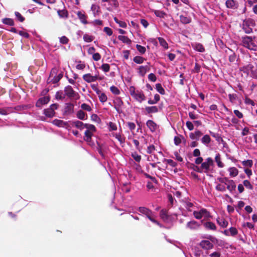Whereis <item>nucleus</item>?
Listing matches in <instances>:
<instances>
[{"label":"nucleus","mask_w":257,"mask_h":257,"mask_svg":"<svg viewBox=\"0 0 257 257\" xmlns=\"http://www.w3.org/2000/svg\"><path fill=\"white\" fill-rule=\"evenodd\" d=\"M230 234L232 236H234L237 233V230L236 228L231 227L229 229Z\"/></svg>","instance_id":"nucleus-64"},{"label":"nucleus","mask_w":257,"mask_h":257,"mask_svg":"<svg viewBox=\"0 0 257 257\" xmlns=\"http://www.w3.org/2000/svg\"><path fill=\"white\" fill-rule=\"evenodd\" d=\"M200 224L195 220H191L188 222L186 226L191 230H196L200 227Z\"/></svg>","instance_id":"nucleus-9"},{"label":"nucleus","mask_w":257,"mask_h":257,"mask_svg":"<svg viewBox=\"0 0 257 257\" xmlns=\"http://www.w3.org/2000/svg\"><path fill=\"white\" fill-rule=\"evenodd\" d=\"M246 135H249V140H250L251 139V137L253 136L249 132V129L248 127H245L243 128V131L242 132V135L244 136Z\"/></svg>","instance_id":"nucleus-50"},{"label":"nucleus","mask_w":257,"mask_h":257,"mask_svg":"<svg viewBox=\"0 0 257 257\" xmlns=\"http://www.w3.org/2000/svg\"><path fill=\"white\" fill-rule=\"evenodd\" d=\"M83 40L86 42H91L93 40V37L88 34L83 35Z\"/></svg>","instance_id":"nucleus-52"},{"label":"nucleus","mask_w":257,"mask_h":257,"mask_svg":"<svg viewBox=\"0 0 257 257\" xmlns=\"http://www.w3.org/2000/svg\"><path fill=\"white\" fill-rule=\"evenodd\" d=\"M77 15L80 21L84 24H88V22L87 21V16L84 13H82L81 11H78L77 12Z\"/></svg>","instance_id":"nucleus-14"},{"label":"nucleus","mask_w":257,"mask_h":257,"mask_svg":"<svg viewBox=\"0 0 257 257\" xmlns=\"http://www.w3.org/2000/svg\"><path fill=\"white\" fill-rule=\"evenodd\" d=\"M63 77V74L62 73H60L58 74L57 76H55L54 77V78L52 79L51 81L52 83L55 84L58 82Z\"/></svg>","instance_id":"nucleus-44"},{"label":"nucleus","mask_w":257,"mask_h":257,"mask_svg":"<svg viewBox=\"0 0 257 257\" xmlns=\"http://www.w3.org/2000/svg\"><path fill=\"white\" fill-rule=\"evenodd\" d=\"M110 90L111 92L115 95H118L120 93V91L119 90V89L115 86H111L110 88Z\"/></svg>","instance_id":"nucleus-47"},{"label":"nucleus","mask_w":257,"mask_h":257,"mask_svg":"<svg viewBox=\"0 0 257 257\" xmlns=\"http://www.w3.org/2000/svg\"><path fill=\"white\" fill-rule=\"evenodd\" d=\"M69 42V39L65 36L60 38V42L62 44H67Z\"/></svg>","instance_id":"nucleus-60"},{"label":"nucleus","mask_w":257,"mask_h":257,"mask_svg":"<svg viewBox=\"0 0 257 257\" xmlns=\"http://www.w3.org/2000/svg\"><path fill=\"white\" fill-rule=\"evenodd\" d=\"M215 162L217 164V166L219 168H222L224 166V164L221 161L220 155L219 154H217L215 157Z\"/></svg>","instance_id":"nucleus-34"},{"label":"nucleus","mask_w":257,"mask_h":257,"mask_svg":"<svg viewBox=\"0 0 257 257\" xmlns=\"http://www.w3.org/2000/svg\"><path fill=\"white\" fill-rule=\"evenodd\" d=\"M57 13L58 16L61 18L66 19L68 17V11L66 10H58Z\"/></svg>","instance_id":"nucleus-27"},{"label":"nucleus","mask_w":257,"mask_h":257,"mask_svg":"<svg viewBox=\"0 0 257 257\" xmlns=\"http://www.w3.org/2000/svg\"><path fill=\"white\" fill-rule=\"evenodd\" d=\"M201 223L203 224V226L207 230H211L215 231L216 230V226L215 224L211 221H207L205 222H203V220H201Z\"/></svg>","instance_id":"nucleus-11"},{"label":"nucleus","mask_w":257,"mask_h":257,"mask_svg":"<svg viewBox=\"0 0 257 257\" xmlns=\"http://www.w3.org/2000/svg\"><path fill=\"white\" fill-rule=\"evenodd\" d=\"M115 138L120 143H123L125 141V138L124 137L121 136L120 134H115Z\"/></svg>","instance_id":"nucleus-58"},{"label":"nucleus","mask_w":257,"mask_h":257,"mask_svg":"<svg viewBox=\"0 0 257 257\" xmlns=\"http://www.w3.org/2000/svg\"><path fill=\"white\" fill-rule=\"evenodd\" d=\"M243 185L244 187H245L247 189L251 190L252 189V185L250 184V182L247 180L243 181Z\"/></svg>","instance_id":"nucleus-57"},{"label":"nucleus","mask_w":257,"mask_h":257,"mask_svg":"<svg viewBox=\"0 0 257 257\" xmlns=\"http://www.w3.org/2000/svg\"><path fill=\"white\" fill-rule=\"evenodd\" d=\"M104 32L109 36L112 35L113 32L111 29L109 27H106L104 28Z\"/></svg>","instance_id":"nucleus-63"},{"label":"nucleus","mask_w":257,"mask_h":257,"mask_svg":"<svg viewBox=\"0 0 257 257\" xmlns=\"http://www.w3.org/2000/svg\"><path fill=\"white\" fill-rule=\"evenodd\" d=\"M146 124L152 132L156 131L157 128V124L152 120H148L147 121Z\"/></svg>","instance_id":"nucleus-17"},{"label":"nucleus","mask_w":257,"mask_h":257,"mask_svg":"<svg viewBox=\"0 0 257 257\" xmlns=\"http://www.w3.org/2000/svg\"><path fill=\"white\" fill-rule=\"evenodd\" d=\"M218 224L223 228L226 227L228 225V222L223 217H218L217 219Z\"/></svg>","instance_id":"nucleus-21"},{"label":"nucleus","mask_w":257,"mask_h":257,"mask_svg":"<svg viewBox=\"0 0 257 257\" xmlns=\"http://www.w3.org/2000/svg\"><path fill=\"white\" fill-rule=\"evenodd\" d=\"M146 59L140 56H136L133 58V61L137 64H141L144 63Z\"/></svg>","instance_id":"nucleus-28"},{"label":"nucleus","mask_w":257,"mask_h":257,"mask_svg":"<svg viewBox=\"0 0 257 257\" xmlns=\"http://www.w3.org/2000/svg\"><path fill=\"white\" fill-rule=\"evenodd\" d=\"M254 26V23L253 21L251 19H247L243 21L242 29L245 33L249 34L252 32V28Z\"/></svg>","instance_id":"nucleus-1"},{"label":"nucleus","mask_w":257,"mask_h":257,"mask_svg":"<svg viewBox=\"0 0 257 257\" xmlns=\"http://www.w3.org/2000/svg\"><path fill=\"white\" fill-rule=\"evenodd\" d=\"M81 108L84 110H86L87 111H91L92 110V108L91 107H90V106L86 103H82L81 105Z\"/></svg>","instance_id":"nucleus-54"},{"label":"nucleus","mask_w":257,"mask_h":257,"mask_svg":"<svg viewBox=\"0 0 257 257\" xmlns=\"http://www.w3.org/2000/svg\"><path fill=\"white\" fill-rule=\"evenodd\" d=\"M99 99L100 102L104 103L107 101V97L104 93H101L99 95Z\"/></svg>","instance_id":"nucleus-55"},{"label":"nucleus","mask_w":257,"mask_h":257,"mask_svg":"<svg viewBox=\"0 0 257 257\" xmlns=\"http://www.w3.org/2000/svg\"><path fill=\"white\" fill-rule=\"evenodd\" d=\"M154 13L157 17L162 18H164L167 15L165 12L159 10H155Z\"/></svg>","instance_id":"nucleus-41"},{"label":"nucleus","mask_w":257,"mask_h":257,"mask_svg":"<svg viewBox=\"0 0 257 257\" xmlns=\"http://www.w3.org/2000/svg\"><path fill=\"white\" fill-rule=\"evenodd\" d=\"M91 119L96 122H99L100 119L96 114H93L91 115Z\"/></svg>","instance_id":"nucleus-61"},{"label":"nucleus","mask_w":257,"mask_h":257,"mask_svg":"<svg viewBox=\"0 0 257 257\" xmlns=\"http://www.w3.org/2000/svg\"><path fill=\"white\" fill-rule=\"evenodd\" d=\"M71 124L80 130L84 129L85 126V123L79 120L72 121L71 122Z\"/></svg>","instance_id":"nucleus-18"},{"label":"nucleus","mask_w":257,"mask_h":257,"mask_svg":"<svg viewBox=\"0 0 257 257\" xmlns=\"http://www.w3.org/2000/svg\"><path fill=\"white\" fill-rule=\"evenodd\" d=\"M2 22L5 25H7L11 26H13L15 25V23L13 19L11 18H4L2 19Z\"/></svg>","instance_id":"nucleus-31"},{"label":"nucleus","mask_w":257,"mask_h":257,"mask_svg":"<svg viewBox=\"0 0 257 257\" xmlns=\"http://www.w3.org/2000/svg\"><path fill=\"white\" fill-rule=\"evenodd\" d=\"M160 216L164 222H168L170 218L168 210L166 209H162L160 212Z\"/></svg>","instance_id":"nucleus-10"},{"label":"nucleus","mask_w":257,"mask_h":257,"mask_svg":"<svg viewBox=\"0 0 257 257\" xmlns=\"http://www.w3.org/2000/svg\"><path fill=\"white\" fill-rule=\"evenodd\" d=\"M136 48L141 54H144L146 52V49L145 47L140 45H136Z\"/></svg>","instance_id":"nucleus-43"},{"label":"nucleus","mask_w":257,"mask_h":257,"mask_svg":"<svg viewBox=\"0 0 257 257\" xmlns=\"http://www.w3.org/2000/svg\"><path fill=\"white\" fill-rule=\"evenodd\" d=\"M188 164L189 165L188 167H190V168L193 169V170H194L196 172H199V173H201L202 172V170H201V169L199 167L195 165L194 164L190 163L188 162Z\"/></svg>","instance_id":"nucleus-42"},{"label":"nucleus","mask_w":257,"mask_h":257,"mask_svg":"<svg viewBox=\"0 0 257 257\" xmlns=\"http://www.w3.org/2000/svg\"><path fill=\"white\" fill-rule=\"evenodd\" d=\"M226 6L228 8L235 9L237 8L235 2L233 0H227L226 2Z\"/></svg>","instance_id":"nucleus-32"},{"label":"nucleus","mask_w":257,"mask_h":257,"mask_svg":"<svg viewBox=\"0 0 257 257\" xmlns=\"http://www.w3.org/2000/svg\"><path fill=\"white\" fill-rule=\"evenodd\" d=\"M118 39L123 43L127 44H130L132 42L131 40L127 36L120 35L118 36Z\"/></svg>","instance_id":"nucleus-30"},{"label":"nucleus","mask_w":257,"mask_h":257,"mask_svg":"<svg viewBox=\"0 0 257 257\" xmlns=\"http://www.w3.org/2000/svg\"><path fill=\"white\" fill-rule=\"evenodd\" d=\"M217 180L220 182L221 183H222L225 185V186H227L228 182H230V180H228L226 178H218Z\"/></svg>","instance_id":"nucleus-53"},{"label":"nucleus","mask_w":257,"mask_h":257,"mask_svg":"<svg viewBox=\"0 0 257 257\" xmlns=\"http://www.w3.org/2000/svg\"><path fill=\"white\" fill-rule=\"evenodd\" d=\"M158 40L161 46L166 49L168 48V43L164 39L159 37Z\"/></svg>","instance_id":"nucleus-40"},{"label":"nucleus","mask_w":257,"mask_h":257,"mask_svg":"<svg viewBox=\"0 0 257 257\" xmlns=\"http://www.w3.org/2000/svg\"><path fill=\"white\" fill-rule=\"evenodd\" d=\"M44 113L47 117H52L54 116L55 112V111L53 110V108L49 107L44 110Z\"/></svg>","instance_id":"nucleus-23"},{"label":"nucleus","mask_w":257,"mask_h":257,"mask_svg":"<svg viewBox=\"0 0 257 257\" xmlns=\"http://www.w3.org/2000/svg\"><path fill=\"white\" fill-rule=\"evenodd\" d=\"M85 128H87L86 130L90 131L92 133H94L96 132V129L95 126L93 124L85 123Z\"/></svg>","instance_id":"nucleus-37"},{"label":"nucleus","mask_w":257,"mask_h":257,"mask_svg":"<svg viewBox=\"0 0 257 257\" xmlns=\"http://www.w3.org/2000/svg\"><path fill=\"white\" fill-rule=\"evenodd\" d=\"M200 245L205 249H209L213 247V244L209 240H207L201 241L200 243Z\"/></svg>","instance_id":"nucleus-13"},{"label":"nucleus","mask_w":257,"mask_h":257,"mask_svg":"<svg viewBox=\"0 0 257 257\" xmlns=\"http://www.w3.org/2000/svg\"><path fill=\"white\" fill-rule=\"evenodd\" d=\"M216 190L219 191L224 192L226 191V187L222 183L217 184L215 187Z\"/></svg>","instance_id":"nucleus-45"},{"label":"nucleus","mask_w":257,"mask_h":257,"mask_svg":"<svg viewBox=\"0 0 257 257\" xmlns=\"http://www.w3.org/2000/svg\"><path fill=\"white\" fill-rule=\"evenodd\" d=\"M76 116L81 120H86L87 118V114L82 110H79L77 111Z\"/></svg>","instance_id":"nucleus-22"},{"label":"nucleus","mask_w":257,"mask_h":257,"mask_svg":"<svg viewBox=\"0 0 257 257\" xmlns=\"http://www.w3.org/2000/svg\"><path fill=\"white\" fill-rule=\"evenodd\" d=\"M253 162L252 160H247L246 161H242V167L251 168L252 166Z\"/></svg>","instance_id":"nucleus-36"},{"label":"nucleus","mask_w":257,"mask_h":257,"mask_svg":"<svg viewBox=\"0 0 257 257\" xmlns=\"http://www.w3.org/2000/svg\"><path fill=\"white\" fill-rule=\"evenodd\" d=\"M135 99L140 102L145 100V96L143 92L137 90L135 94L133 96Z\"/></svg>","instance_id":"nucleus-12"},{"label":"nucleus","mask_w":257,"mask_h":257,"mask_svg":"<svg viewBox=\"0 0 257 257\" xmlns=\"http://www.w3.org/2000/svg\"><path fill=\"white\" fill-rule=\"evenodd\" d=\"M164 162H166L167 164L171 166L172 167H175L177 165L176 162H174L173 160L171 159H164Z\"/></svg>","instance_id":"nucleus-56"},{"label":"nucleus","mask_w":257,"mask_h":257,"mask_svg":"<svg viewBox=\"0 0 257 257\" xmlns=\"http://www.w3.org/2000/svg\"><path fill=\"white\" fill-rule=\"evenodd\" d=\"M252 45V38L250 37H242V45L251 49V46Z\"/></svg>","instance_id":"nucleus-5"},{"label":"nucleus","mask_w":257,"mask_h":257,"mask_svg":"<svg viewBox=\"0 0 257 257\" xmlns=\"http://www.w3.org/2000/svg\"><path fill=\"white\" fill-rule=\"evenodd\" d=\"M199 211H200L201 215L202 216V217L203 216H204L206 217H208L209 216V213L207 211V209L202 208Z\"/></svg>","instance_id":"nucleus-62"},{"label":"nucleus","mask_w":257,"mask_h":257,"mask_svg":"<svg viewBox=\"0 0 257 257\" xmlns=\"http://www.w3.org/2000/svg\"><path fill=\"white\" fill-rule=\"evenodd\" d=\"M228 184L227 186L226 187V188L230 191L232 192L233 191L235 190L236 188V185L235 183L232 181L230 180V182H227Z\"/></svg>","instance_id":"nucleus-29"},{"label":"nucleus","mask_w":257,"mask_h":257,"mask_svg":"<svg viewBox=\"0 0 257 257\" xmlns=\"http://www.w3.org/2000/svg\"><path fill=\"white\" fill-rule=\"evenodd\" d=\"M210 134L212 137L214 138L219 143L221 141H223L222 138L221 137L219 134L212 132L211 131H210Z\"/></svg>","instance_id":"nucleus-38"},{"label":"nucleus","mask_w":257,"mask_h":257,"mask_svg":"<svg viewBox=\"0 0 257 257\" xmlns=\"http://www.w3.org/2000/svg\"><path fill=\"white\" fill-rule=\"evenodd\" d=\"M180 20L182 24H187L191 22V19L190 17L181 15L180 16Z\"/></svg>","instance_id":"nucleus-25"},{"label":"nucleus","mask_w":257,"mask_h":257,"mask_svg":"<svg viewBox=\"0 0 257 257\" xmlns=\"http://www.w3.org/2000/svg\"><path fill=\"white\" fill-rule=\"evenodd\" d=\"M114 105H115V109H117V107H121L123 104V102L121 99L120 97H116L114 101H113Z\"/></svg>","instance_id":"nucleus-33"},{"label":"nucleus","mask_w":257,"mask_h":257,"mask_svg":"<svg viewBox=\"0 0 257 257\" xmlns=\"http://www.w3.org/2000/svg\"><path fill=\"white\" fill-rule=\"evenodd\" d=\"M211 141L209 135H204L202 138L201 139V142L203 144L205 145H207L210 143Z\"/></svg>","instance_id":"nucleus-39"},{"label":"nucleus","mask_w":257,"mask_h":257,"mask_svg":"<svg viewBox=\"0 0 257 257\" xmlns=\"http://www.w3.org/2000/svg\"><path fill=\"white\" fill-rule=\"evenodd\" d=\"M101 67L105 72H108L110 70V66L107 63L103 64Z\"/></svg>","instance_id":"nucleus-59"},{"label":"nucleus","mask_w":257,"mask_h":257,"mask_svg":"<svg viewBox=\"0 0 257 257\" xmlns=\"http://www.w3.org/2000/svg\"><path fill=\"white\" fill-rule=\"evenodd\" d=\"M238 122H239V120H238V118H235L234 117H233L232 118V119H231V122L234 124L235 127L237 130H239L240 129V125L239 124Z\"/></svg>","instance_id":"nucleus-48"},{"label":"nucleus","mask_w":257,"mask_h":257,"mask_svg":"<svg viewBox=\"0 0 257 257\" xmlns=\"http://www.w3.org/2000/svg\"><path fill=\"white\" fill-rule=\"evenodd\" d=\"M156 89L157 91L160 93L162 95H164L165 94V91L164 89L163 88L161 84L157 83L156 84Z\"/></svg>","instance_id":"nucleus-35"},{"label":"nucleus","mask_w":257,"mask_h":257,"mask_svg":"<svg viewBox=\"0 0 257 257\" xmlns=\"http://www.w3.org/2000/svg\"><path fill=\"white\" fill-rule=\"evenodd\" d=\"M84 135L85 136L84 137V140L87 142H90L91 140L92 136H93V133L90 131L86 130L85 131Z\"/></svg>","instance_id":"nucleus-26"},{"label":"nucleus","mask_w":257,"mask_h":257,"mask_svg":"<svg viewBox=\"0 0 257 257\" xmlns=\"http://www.w3.org/2000/svg\"><path fill=\"white\" fill-rule=\"evenodd\" d=\"M53 123L54 125L59 127H67L68 124L67 122H65L62 120L55 119L53 121Z\"/></svg>","instance_id":"nucleus-20"},{"label":"nucleus","mask_w":257,"mask_h":257,"mask_svg":"<svg viewBox=\"0 0 257 257\" xmlns=\"http://www.w3.org/2000/svg\"><path fill=\"white\" fill-rule=\"evenodd\" d=\"M74 111V105L71 103H66L64 108V112L67 114H70Z\"/></svg>","instance_id":"nucleus-15"},{"label":"nucleus","mask_w":257,"mask_h":257,"mask_svg":"<svg viewBox=\"0 0 257 257\" xmlns=\"http://www.w3.org/2000/svg\"><path fill=\"white\" fill-rule=\"evenodd\" d=\"M15 15L17 19L20 22H23L25 19V18L18 12H15Z\"/></svg>","instance_id":"nucleus-49"},{"label":"nucleus","mask_w":257,"mask_h":257,"mask_svg":"<svg viewBox=\"0 0 257 257\" xmlns=\"http://www.w3.org/2000/svg\"><path fill=\"white\" fill-rule=\"evenodd\" d=\"M256 68L251 64L248 65L245 68L242 69V71L245 72L247 75L254 77L256 76Z\"/></svg>","instance_id":"nucleus-3"},{"label":"nucleus","mask_w":257,"mask_h":257,"mask_svg":"<svg viewBox=\"0 0 257 257\" xmlns=\"http://www.w3.org/2000/svg\"><path fill=\"white\" fill-rule=\"evenodd\" d=\"M50 101L49 96H45L40 98L36 103V106L38 107H41L43 105L47 104Z\"/></svg>","instance_id":"nucleus-7"},{"label":"nucleus","mask_w":257,"mask_h":257,"mask_svg":"<svg viewBox=\"0 0 257 257\" xmlns=\"http://www.w3.org/2000/svg\"><path fill=\"white\" fill-rule=\"evenodd\" d=\"M193 48L199 52H204L205 51V48L200 43H195L192 44Z\"/></svg>","instance_id":"nucleus-24"},{"label":"nucleus","mask_w":257,"mask_h":257,"mask_svg":"<svg viewBox=\"0 0 257 257\" xmlns=\"http://www.w3.org/2000/svg\"><path fill=\"white\" fill-rule=\"evenodd\" d=\"M83 79L86 82L91 83L95 81L98 79V76H92L90 73H88L83 75Z\"/></svg>","instance_id":"nucleus-8"},{"label":"nucleus","mask_w":257,"mask_h":257,"mask_svg":"<svg viewBox=\"0 0 257 257\" xmlns=\"http://www.w3.org/2000/svg\"><path fill=\"white\" fill-rule=\"evenodd\" d=\"M229 171V174L231 176L234 177L238 174V170L234 167L230 168Z\"/></svg>","instance_id":"nucleus-51"},{"label":"nucleus","mask_w":257,"mask_h":257,"mask_svg":"<svg viewBox=\"0 0 257 257\" xmlns=\"http://www.w3.org/2000/svg\"><path fill=\"white\" fill-rule=\"evenodd\" d=\"M145 110L148 114L157 113L159 111L158 107L156 106H146Z\"/></svg>","instance_id":"nucleus-19"},{"label":"nucleus","mask_w":257,"mask_h":257,"mask_svg":"<svg viewBox=\"0 0 257 257\" xmlns=\"http://www.w3.org/2000/svg\"><path fill=\"white\" fill-rule=\"evenodd\" d=\"M147 65L145 66H140L139 68V74L140 75L144 77L147 72H149L150 70V68L149 65L150 64V62L147 63Z\"/></svg>","instance_id":"nucleus-6"},{"label":"nucleus","mask_w":257,"mask_h":257,"mask_svg":"<svg viewBox=\"0 0 257 257\" xmlns=\"http://www.w3.org/2000/svg\"><path fill=\"white\" fill-rule=\"evenodd\" d=\"M138 210L140 212L145 214L148 218L150 216L152 215V212L149 209L145 207H140L138 208Z\"/></svg>","instance_id":"nucleus-16"},{"label":"nucleus","mask_w":257,"mask_h":257,"mask_svg":"<svg viewBox=\"0 0 257 257\" xmlns=\"http://www.w3.org/2000/svg\"><path fill=\"white\" fill-rule=\"evenodd\" d=\"M213 165V160L211 158H208L206 161L202 163L201 168L205 170V172H207L209 169V167Z\"/></svg>","instance_id":"nucleus-4"},{"label":"nucleus","mask_w":257,"mask_h":257,"mask_svg":"<svg viewBox=\"0 0 257 257\" xmlns=\"http://www.w3.org/2000/svg\"><path fill=\"white\" fill-rule=\"evenodd\" d=\"M243 169L244 173L246 174L248 178H250L252 175V171L251 168L242 167V169Z\"/></svg>","instance_id":"nucleus-46"},{"label":"nucleus","mask_w":257,"mask_h":257,"mask_svg":"<svg viewBox=\"0 0 257 257\" xmlns=\"http://www.w3.org/2000/svg\"><path fill=\"white\" fill-rule=\"evenodd\" d=\"M64 92L65 95L67 96L68 97L70 98H75L76 96H78V93L75 92L72 86L70 85H68L66 86L64 88Z\"/></svg>","instance_id":"nucleus-2"}]
</instances>
